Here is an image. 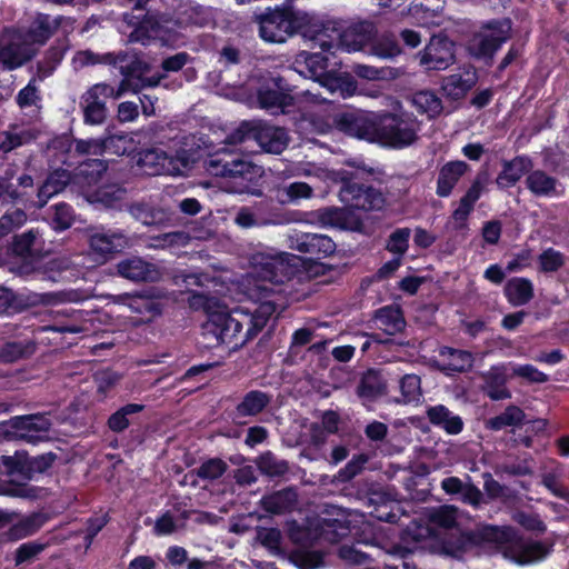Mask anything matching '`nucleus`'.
<instances>
[{
	"instance_id": "obj_1",
	"label": "nucleus",
	"mask_w": 569,
	"mask_h": 569,
	"mask_svg": "<svg viewBox=\"0 0 569 569\" xmlns=\"http://www.w3.org/2000/svg\"><path fill=\"white\" fill-rule=\"evenodd\" d=\"M252 308L238 307L229 312L219 310L216 299V341L228 351L242 348L258 336L278 311L277 293L271 288L258 286L251 295Z\"/></svg>"
},
{
	"instance_id": "obj_2",
	"label": "nucleus",
	"mask_w": 569,
	"mask_h": 569,
	"mask_svg": "<svg viewBox=\"0 0 569 569\" xmlns=\"http://www.w3.org/2000/svg\"><path fill=\"white\" fill-rule=\"evenodd\" d=\"M260 168L227 147L216 149V190L261 196Z\"/></svg>"
},
{
	"instance_id": "obj_3",
	"label": "nucleus",
	"mask_w": 569,
	"mask_h": 569,
	"mask_svg": "<svg viewBox=\"0 0 569 569\" xmlns=\"http://www.w3.org/2000/svg\"><path fill=\"white\" fill-rule=\"evenodd\" d=\"M325 36L326 32L322 29L315 31L310 39L313 48L318 46L321 52L302 50L296 56L295 64L299 73L335 91L342 87L346 76L340 71L341 61L332 51L336 43L332 40H326Z\"/></svg>"
},
{
	"instance_id": "obj_4",
	"label": "nucleus",
	"mask_w": 569,
	"mask_h": 569,
	"mask_svg": "<svg viewBox=\"0 0 569 569\" xmlns=\"http://www.w3.org/2000/svg\"><path fill=\"white\" fill-rule=\"evenodd\" d=\"M259 36L270 43H283L297 33L308 37L309 17L293 7L292 0H286L274 8H266L257 16Z\"/></svg>"
},
{
	"instance_id": "obj_5",
	"label": "nucleus",
	"mask_w": 569,
	"mask_h": 569,
	"mask_svg": "<svg viewBox=\"0 0 569 569\" xmlns=\"http://www.w3.org/2000/svg\"><path fill=\"white\" fill-rule=\"evenodd\" d=\"M420 121L409 111L377 112L376 143L392 149H403L413 144L419 136Z\"/></svg>"
},
{
	"instance_id": "obj_6",
	"label": "nucleus",
	"mask_w": 569,
	"mask_h": 569,
	"mask_svg": "<svg viewBox=\"0 0 569 569\" xmlns=\"http://www.w3.org/2000/svg\"><path fill=\"white\" fill-rule=\"evenodd\" d=\"M131 161L141 174L178 176L182 169H187L193 162L190 150L180 148L174 154H169L160 148H140L131 156Z\"/></svg>"
},
{
	"instance_id": "obj_7",
	"label": "nucleus",
	"mask_w": 569,
	"mask_h": 569,
	"mask_svg": "<svg viewBox=\"0 0 569 569\" xmlns=\"http://www.w3.org/2000/svg\"><path fill=\"white\" fill-rule=\"evenodd\" d=\"M122 79L116 91V98L124 92L139 93L146 88H156L163 78L162 74L148 76L151 64L144 59L143 53L134 50H120L116 53V63Z\"/></svg>"
},
{
	"instance_id": "obj_8",
	"label": "nucleus",
	"mask_w": 569,
	"mask_h": 569,
	"mask_svg": "<svg viewBox=\"0 0 569 569\" xmlns=\"http://www.w3.org/2000/svg\"><path fill=\"white\" fill-rule=\"evenodd\" d=\"M293 258L295 256L288 252L271 254L258 251L251 254L249 262L253 277L262 282H269V284H256L254 288L250 289L249 297L251 298L253 290L257 289L258 286H266L277 293V305L279 308L281 291L277 290L274 287L291 280L296 274L297 267L291 263Z\"/></svg>"
},
{
	"instance_id": "obj_9",
	"label": "nucleus",
	"mask_w": 569,
	"mask_h": 569,
	"mask_svg": "<svg viewBox=\"0 0 569 569\" xmlns=\"http://www.w3.org/2000/svg\"><path fill=\"white\" fill-rule=\"evenodd\" d=\"M512 24V20L508 17L482 21L470 40V54L491 66L497 52L511 39Z\"/></svg>"
},
{
	"instance_id": "obj_10",
	"label": "nucleus",
	"mask_w": 569,
	"mask_h": 569,
	"mask_svg": "<svg viewBox=\"0 0 569 569\" xmlns=\"http://www.w3.org/2000/svg\"><path fill=\"white\" fill-rule=\"evenodd\" d=\"M42 244L43 240L38 228H31L22 233L14 234L8 248L10 271L21 277L36 272L41 261Z\"/></svg>"
},
{
	"instance_id": "obj_11",
	"label": "nucleus",
	"mask_w": 569,
	"mask_h": 569,
	"mask_svg": "<svg viewBox=\"0 0 569 569\" xmlns=\"http://www.w3.org/2000/svg\"><path fill=\"white\" fill-rule=\"evenodd\" d=\"M499 531L503 532V537L498 541H493V546L501 549L507 558H510L518 565L523 566L540 561L552 551V545L525 539L511 527H499Z\"/></svg>"
},
{
	"instance_id": "obj_12",
	"label": "nucleus",
	"mask_w": 569,
	"mask_h": 569,
	"mask_svg": "<svg viewBox=\"0 0 569 569\" xmlns=\"http://www.w3.org/2000/svg\"><path fill=\"white\" fill-rule=\"evenodd\" d=\"M340 180L339 198L350 210L369 212L385 207L386 199L380 190L357 181L349 172H342Z\"/></svg>"
},
{
	"instance_id": "obj_13",
	"label": "nucleus",
	"mask_w": 569,
	"mask_h": 569,
	"mask_svg": "<svg viewBox=\"0 0 569 569\" xmlns=\"http://www.w3.org/2000/svg\"><path fill=\"white\" fill-rule=\"evenodd\" d=\"M502 537L498 526L483 525L475 530L460 531L457 536H446L441 545L446 555L457 558L475 547L493 546V541Z\"/></svg>"
},
{
	"instance_id": "obj_14",
	"label": "nucleus",
	"mask_w": 569,
	"mask_h": 569,
	"mask_svg": "<svg viewBox=\"0 0 569 569\" xmlns=\"http://www.w3.org/2000/svg\"><path fill=\"white\" fill-rule=\"evenodd\" d=\"M57 459L58 455L52 451L30 456L24 450H17L13 456L1 457L8 475H19L26 480H32L36 475L46 473Z\"/></svg>"
},
{
	"instance_id": "obj_15",
	"label": "nucleus",
	"mask_w": 569,
	"mask_h": 569,
	"mask_svg": "<svg viewBox=\"0 0 569 569\" xmlns=\"http://www.w3.org/2000/svg\"><path fill=\"white\" fill-rule=\"evenodd\" d=\"M333 123L346 136L368 142H376L377 112H340L335 116Z\"/></svg>"
},
{
	"instance_id": "obj_16",
	"label": "nucleus",
	"mask_w": 569,
	"mask_h": 569,
	"mask_svg": "<svg viewBox=\"0 0 569 569\" xmlns=\"http://www.w3.org/2000/svg\"><path fill=\"white\" fill-rule=\"evenodd\" d=\"M418 56L426 70H446L456 60V44L443 33L433 34Z\"/></svg>"
},
{
	"instance_id": "obj_17",
	"label": "nucleus",
	"mask_w": 569,
	"mask_h": 569,
	"mask_svg": "<svg viewBox=\"0 0 569 569\" xmlns=\"http://www.w3.org/2000/svg\"><path fill=\"white\" fill-rule=\"evenodd\" d=\"M291 91V84L283 77L270 78L257 91L258 103L261 109L284 113L286 108L295 104Z\"/></svg>"
},
{
	"instance_id": "obj_18",
	"label": "nucleus",
	"mask_w": 569,
	"mask_h": 569,
	"mask_svg": "<svg viewBox=\"0 0 569 569\" xmlns=\"http://www.w3.org/2000/svg\"><path fill=\"white\" fill-rule=\"evenodd\" d=\"M129 247V238L119 229H100L89 236V248L94 261L103 263L116 253L122 252Z\"/></svg>"
},
{
	"instance_id": "obj_19",
	"label": "nucleus",
	"mask_w": 569,
	"mask_h": 569,
	"mask_svg": "<svg viewBox=\"0 0 569 569\" xmlns=\"http://www.w3.org/2000/svg\"><path fill=\"white\" fill-rule=\"evenodd\" d=\"M116 274L134 283L160 280L159 268L139 256H127L114 264Z\"/></svg>"
},
{
	"instance_id": "obj_20",
	"label": "nucleus",
	"mask_w": 569,
	"mask_h": 569,
	"mask_svg": "<svg viewBox=\"0 0 569 569\" xmlns=\"http://www.w3.org/2000/svg\"><path fill=\"white\" fill-rule=\"evenodd\" d=\"M116 90L107 83H97L92 86L82 96V108L84 122L90 124H100L107 118L106 98H116Z\"/></svg>"
},
{
	"instance_id": "obj_21",
	"label": "nucleus",
	"mask_w": 569,
	"mask_h": 569,
	"mask_svg": "<svg viewBox=\"0 0 569 569\" xmlns=\"http://www.w3.org/2000/svg\"><path fill=\"white\" fill-rule=\"evenodd\" d=\"M289 248L308 254L310 259H322L335 253V241L320 233L297 232L289 237Z\"/></svg>"
},
{
	"instance_id": "obj_22",
	"label": "nucleus",
	"mask_w": 569,
	"mask_h": 569,
	"mask_svg": "<svg viewBox=\"0 0 569 569\" xmlns=\"http://www.w3.org/2000/svg\"><path fill=\"white\" fill-rule=\"evenodd\" d=\"M10 430L13 437L36 443L44 438L51 428V421L44 415H24L16 416L9 420Z\"/></svg>"
},
{
	"instance_id": "obj_23",
	"label": "nucleus",
	"mask_w": 569,
	"mask_h": 569,
	"mask_svg": "<svg viewBox=\"0 0 569 569\" xmlns=\"http://www.w3.org/2000/svg\"><path fill=\"white\" fill-rule=\"evenodd\" d=\"M326 512L332 518H318L315 519L316 537L329 543H338L342 538L347 537L350 532V522L347 519L345 510L335 506L326 509Z\"/></svg>"
},
{
	"instance_id": "obj_24",
	"label": "nucleus",
	"mask_w": 569,
	"mask_h": 569,
	"mask_svg": "<svg viewBox=\"0 0 569 569\" xmlns=\"http://www.w3.org/2000/svg\"><path fill=\"white\" fill-rule=\"evenodd\" d=\"M487 181L488 172L479 171L466 193L460 198L458 207L451 214L455 221V230L461 231L468 228V218L473 211L477 201L481 198Z\"/></svg>"
},
{
	"instance_id": "obj_25",
	"label": "nucleus",
	"mask_w": 569,
	"mask_h": 569,
	"mask_svg": "<svg viewBox=\"0 0 569 569\" xmlns=\"http://www.w3.org/2000/svg\"><path fill=\"white\" fill-rule=\"evenodd\" d=\"M254 141L262 151L280 154L288 147L289 138L284 128L258 121Z\"/></svg>"
},
{
	"instance_id": "obj_26",
	"label": "nucleus",
	"mask_w": 569,
	"mask_h": 569,
	"mask_svg": "<svg viewBox=\"0 0 569 569\" xmlns=\"http://www.w3.org/2000/svg\"><path fill=\"white\" fill-rule=\"evenodd\" d=\"M469 170V163L463 160H451L442 164L438 170L436 194L440 198H448Z\"/></svg>"
},
{
	"instance_id": "obj_27",
	"label": "nucleus",
	"mask_w": 569,
	"mask_h": 569,
	"mask_svg": "<svg viewBox=\"0 0 569 569\" xmlns=\"http://www.w3.org/2000/svg\"><path fill=\"white\" fill-rule=\"evenodd\" d=\"M426 417L435 428L441 429L450 436L461 433L465 428L463 419L445 405L427 407Z\"/></svg>"
},
{
	"instance_id": "obj_28",
	"label": "nucleus",
	"mask_w": 569,
	"mask_h": 569,
	"mask_svg": "<svg viewBox=\"0 0 569 569\" xmlns=\"http://www.w3.org/2000/svg\"><path fill=\"white\" fill-rule=\"evenodd\" d=\"M532 168L533 161L527 154L517 156L511 160H503L502 170L499 172L496 183L500 189L513 187Z\"/></svg>"
},
{
	"instance_id": "obj_29",
	"label": "nucleus",
	"mask_w": 569,
	"mask_h": 569,
	"mask_svg": "<svg viewBox=\"0 0 569 569\" xmlns=\"http://www.w3.org/2000/svg\"><path fill=\"white\" fill-rule=\"evenodd\" d=\"M387 392V382L380 370L367 369L360 377L356 395L363 401H375Z\"/></svg>"
},
{
	"instance_id": "obj_30",
	"label": "nucleus",
	"mask_w": 569,
	"mask_h": 569,
	"mask_svg": "<svg viewBox=\"0 0 569 569\" xmlns=\"http://www.w3.org/2000/svg\"><path fill=\"white\" fill-rule=\"evenodd\" d=\"M373 319L378 328L389 336L402 332L407 325L403 311L398 305H388L377 309Z\"/></svg>"
},
{
	"instance_id": "obj_31",
	"label": "nucleus",
	"mask_w": 569,
	"mask_h": 569,
	"mask_svg": "<svg viewBox=\"0 0 569 569\" xmlns=\"http://www.w3.org/2000/svg\"><path fill=\"white\" fill-rule=\"evenodd\" d=\"M525 184L530 193L537 198H552L558 194V179L541 169L533 170L532 168L526 177Z\"/></svg>"
},
{
	"instance_id": "obj_32",
	"label": "nucleus",
	"mask_w": 569,
	"mask_h": 569,
	"mask_svg": "<svg viewBox=\"0 0 569 569\" xmlns=\"http://www.w3.org/2000/svg\"><path fill=\"white\" fill-rule=\"evenodd\" d=\"M109 168V161L98 158L86 159L74 168L73 177L78 183L83 186L98 184Z\"/></svg>"
},
{
	"instance_id": "obj_33",
	"label": "nucleus",
	"mask_w": 569,
	"mask_h": 569,
	"mask_svg": "<svg viewBox=\"0 0 569 569\" xmlns=\"http://www.w3.org/2000/svg\"><path fill=\"white\" fill-rule=\"evenodd\" d=\"M298 502V493L295 488L288 487L264 496L261 499L263 510L272 515H282L295 509Z\"/></svg>"
},
{
	"instance_id": "obj_34",
	"label": "nucleus",
	"mask_w": 569,
	"mask_h": 569,
	"mask_svg": "<svg viewBox=\"0 0 569 569\" xmlns=\"http://www.w3.org/2000/svg\"><path fill=\"white\" fill-rule=\"evenodd\" d=\"M483 392L491 400L499 401L511 398V392L507 388V377L503 367H491L483 375Z\"/></svg>"
},
{
	"instance_id": "obj_35",
	"label": "nucleus",
	"mask_w": 569,
	"mask_h": 569,
	"mask_svg": "<svg viewBox=\"0 0 569 569\" xmlns=\"http://www.w3.org/2000/svg\"><path fill=\"white\" fill-rule=\"evenodd\" d=\"M124 140L122 136H109L103 139H78L74 143V151L78 154L87 156H103L107 151L117 148L116 153H120L119 148L116 146L117 142Z\"/></svg>"
},
{
	"instance_id": "obj_36",
	"label": "nucleus",
	"mask_w": 569,
	"mask_h": 569,
	"mask_svg": "<svg viewBox=\"0 0 569 569\" xmlns=\"http://www.w3.org/2000/svg\"><path fill=\"white\" fill-rule=\"evenodd\" d=\"M271 401V396L261 390L247 392L236 407V416L239 418L257 416L262 412Z\"/></svg>"
},
{
	"instance_id": "obj_37",
	"label": "nucleus",
	"mask_w": 569,
	"mask_h": 569,
	"mask_svg": "<svg viewBox=\"0 0 569 569\" xmlns=\"http://www.w3.org/2000/svg\"><path fill=\"white\" fill-rule=\"evenodd\" d=\"M439 355L446 359L443 369L452 372H467L473 366V356L470 351L442 347Z\"/></svg>"
},
{
	"instance_id": "obj_38",
	"label": "nucleus",
	"mask_w": 569,
	"mask_h": 569,
	"mask_svg": "<svg viewBox=\"0 0 569 569\" xmlns=\"http://www.w3.org/2000/svg\"><path fill=\"white\" fill-rule=\"evenodd\" d=\"M44 521V517L37 512L23 517L8 529V540L18 541L33 536L41 529Z\"/></svg>"
},
{
	"instance_id": "obj_39",
	"label": "nucleus",
	"mask_w": 569,
	"mask_h": 569,
	"mask_svg": "<svg viewBox=\"0 0 569 569\" xmlns=\"http://www.w3.org/2000/svg\"><path fill=\"white\" fill-rule=\"evenodd\" d=\"M144 408L141 403H127L109 416L107 427L114 433L123 432L133 422V416L142 412Z\"/></svg>"
},
{
	"instance_id": "obj_40",
	"label": "nucleus",
	"mask_w": 569,
	"mask_h": 569,
	"mask_svg": "<svg viewBox=\"0 0 569 569\" xmlns=\"http://www.w3.org/2000/svg\"><path fill=\"white\" fill-rule=\"evenodd\" d=\"M37 136L31 130H20L12 132L9 130L0 131V160H6L8 154L26 144L32 143Z\"/></svg>"
},
{
	"instance_id": "obj_41",
	"label": "nucleus",
	"mask_w": 569,
	"mask_h": 569,
	"mask_svg": "<svg viewBox=\"0 0 569 569\" xmlns=\"http://www.w3.org/2000/svg\"><path fill=\"white\" fill-rule=\"evenodd\" d=\"M505 295L512 306L527 305L533 298V284L527 278L510 279L505 287Z\"/></svg>"
},
{
	"instance_id": "obj_42",
	"label": "nucleus",
	"mask_w": 569,
	"mask_h": 569,
	"mask_svg": "<svg viewBox=\"0 0 569 569\" xmlns=\"http://www.w3.org/2000/svg\"><path fill=\"white\" fill-rule=\"evenodd\" d=\"M525 411L516 406L509 405L500 415L489 418L486 428L491 431H500L506 427H520L525 423Z\"/></svg>"
},
{
	"instance_id": "obj_43",
	"label": "nucleus",
	"mask_w": 569,
	"mask_h": 569,
	"mask_svg": "<svg viewBox=\"0 0 569 569\" xmlns=\"http://www.w3.org/2000/svg\"><path fill=\"white\" fill-rule=\"evenodd\" d=\"M59 26L60 21L52 20L49 14L39 13L30 26L27 34L32 42L44 44L53 36Z\"/></svg>"
},
{
	"instance_id": "obj_44",
	"label": "nucleus",
	"mask_w": 569,
	"mask_h": 569,
	"mask_svg": "<svg viewBox=\"0 0 569 569\" xmlns=\"http://www.w3.org/2000/svg\"><path fill=\"white\" fill-rule=\"evenodd\" d=\"M475 84V79L453 73L443 78L441 89L449 99L457 101L465 98Z\"/></svg>"
},
{
	"instance_id": "obj_45",
	"label": "nucleus",
	"mask_w": 569,
	"mask_h": 569,
	"mask_svg": "<svg viewBox=\"0 0 569 569\" xmlns=\"http://www.w3.org/2000/svg\"><path fill=\"white\" fill-rule=\"evenodd\" d=\"M289 560L298 569H318L325 563V552L321 550L296 549L290 552Z\"/></svg>"
},
{
	"instance_id": "obj_46",
	"label": "nucleus",
	"mask_w": 569,
	"mask_h": 569,
	"mask_svg": "<svg viewBox=\"0 0 569 569\" xmlns=\"http://www.w3.org/2000/svg\"><path fill=\"white\" fill-rule=\"evenodd\" d=\"M34 351L33 343L22 341H8L0 348V362L13 363L20 359L28 358Z\"/></svg>"
},
{
	"instance_id": "obj_47",
	"label": "nucleus",
	"mask_w": 569,
	"mask_h": 569,
	"mask_svg": "<svg viewBox=\"0 0 569 569\" xmlns=\"http://www.w3.org/2000/svg\"><path fill=\"white\" fill-rule=\"evenodd\" d=\"M51 226L56 231L69 229L74 222V210L67 202H57L50 207Z\"/></svg>"
},
{
	"instance_id": "obj_48",
	"label": "nucleus",
	"mask_w": 569,
	"mask_h": 569,
	"mask_svg": "<svg viewBox=\"0 0 569 569\" xmlns=\"http://www.w3.org/2000/svg\"><path fill=\"white\" fill-rule=\"evenodd\" d=\"M258 127V121L256 120H243L239 123L237 128H234L230 133H228L222 142L226 146L236 148L242 142L253 140Z\"/></svg>"
},
{
	"instance_id": "obj_49",
	"label": "nucleus",
	"mask_w": 569,
	"mask_h": 569,
	"mask_svg": "<svg viewBox=\"0 0 569 569\" xmlns=\"http://www.w3.org/2000/svg\"><path fill=\"white\" fill-rule=\"evenodd\" d=\"M413 103L421 113H427L429 118L438 117L443 109L441 99L428 90L417 92Z\"/></svg>"
},
{
	"instance_id": "obj_50",
	"label": "nucleus",
	"mask_w": 569,
	"mask_h": 569,
	"mask_svg": "<svg viewBox=\"0 0 569 569\" xmlns=\"http://www.w3.org/2000/svg\"><path fill=\"white\" fill-rule=\"evenodd\" d=\"M117 52L96 53L91 50H81L73 57L74 68H84L96 64L112 66L116 63Z\"/></svg>"
},
{
	"instance_id": "obj_51",
	"label": "nucleus",
	"mask_w": 569,
	"mask_h": 569,
	"mask_svg": "<svg viewBox=\"0 0 569 569\" xmlns=\"http://www.w3.org/2000/svg\"><path fill=\"white\" fill-rule=\"evenodd\" d=\"M48 546V542H41L39 540L21 543L13 553L14 566L19 567L33 561Z\"/></svg>"
},
{
	"instance_id": "obj_52",
	"label": "nucleus",
	"mask_w": 569,
	"mask_h": 569,
	"mask_svg": "<svg viewBox=\"0 0 569 569\" xmlns=\"http://www.w3.org/2000/svg\"><path fill=\"white\" fill-rule=\"evenodd\" d=\"M28 59L29 57L23 53L21 47L16 43L0 46V63L6 70L21 67Z\"/></svg>"
},
{
	"instance_id": "obj_53",
	"label": "nucleus",
	"mask_w": 569,
	"mask_h": 569,
	"mask_svg": "<svg viewBox=\"0 0 569 569\" xmlns=\"http://www.w3.org/2000/svg\"><path fill=\"white\" fill-rule=\"evenodd\" d=\"M399 387L401 391L402 403L419 402L421 392V380L420 377L415 373L405 375L400 381Z\"/></svg>"
},
{
	"instance_id": "obj_54",
	"label": "nucleus",
	"mask_w": 569,
	"mask_h": 569,
	"mask_svg": "<svg viewBox=\"0 0 569 569\" xmlns=\"http://www.w3.org/2000/svg\"><path fill=\"white\" fill-rule=\"evenodd\" d=\"M367 40L368 37L360 27H351L339 36V43L336 47L340 46L347 52H356L363 49Z\"/></svg>"
},
{
	"instance_id": "obj_55",
	"label": "nucleus",
	"mask_w": 569,
	"mask_h": 569,
	"mask_svg": "<svg viewBox=\"0 0 569 569\" xmlns=\"http://www.w3.org/2000/svg\"><path fill=\"white\" fill-rule=\"evenodd\" d=\"M565 263V254L551 247L542 250L538 256V269L543 273L557 272Z\"/></svg>"
},
{
	"instance_id": "obj_56",
	"label": "nucleus",
	"mask_w": 569,
	"mask_h": 569,
	"mask_svg": "<svg viewBox=\"0 0 569 569\" xmlns=\"http://www.w3.org/2000/svg\"><path fill=\"white\" fill-rule=\"evenodd\" d=\"M132 212L136 218L146 226H159L167 220L166 212L162 209L147 203H138L133 206Z\"/></svg>"
},
{
	"instance_id": "obj_57",
	"label": "nucleus",
	"mask_w": 569,
	"mask_h": 569,
	"mask_svg": "<svg viewBox=\"0 0 569 569\" xmlns=\"http://www.w3.org/2000/svg\"><path fill=\"white\" fill-rule=\"evenodd\" d=\"M435 535V529L429 525L418 522L416 520L401 532L400 540L402 543L409 545L411 542L418 543L431 538Z\"/></svg>"
},
{
	"instance_id": "obj_58",
	"label": "nucleus",
	"mask_w": 569,
	"mask_h": 569,
	"mask_svg": "<svg viewBox=\"0 0 569 569\" xmlns=\"http://www.w3.org/2000/svg\"><path fill=\"white\" fill-rule=\"evenodd\" d=\"M429 521L443 529H453L458 527L457 508L441 506L429 513Z\"/></svg>"
},
{
	"instance_id": "obj_59",
	"label": "nucleus",
	"mask_w": 569,
	"mask_h": 569,
	"mask_svg": "<svg viewBox=\"0 0 569 569\" xmlns=\"http://www.w3.org/2000/svg\"><path fill=\"white\" fill-rule=\"evenodd\" d=\"M316 528L315 521H308L306 526H300L297 522H293L289 529V538L292 542L301 546H312L315 542L319 541L318 537H316Z\"/></svg>"
},
{
	"instance_id": "obj_60",
	"label": "nucleus",
	"mask_w": 569,
	"mask_h": 569,
	"mask_svg": "<svg viewBox=\"0 0 569 569\" xmlns=\"http://www.w3.org/2000/svg\"><path fill=\"white\" fill-rule=\"evenodd\" d=\"M353 73L366 80H387L393 79L397 76V72L393 68L389 67H372L368 64H355L352 68Z\"/></svg>"
},
{
	"instance_id": "obj_61",
	"label": "nucleus",
	"mask_w": 569,
	"mask_h": 569,
	"mask_svg": "<svg viewBox=\"0 0 569 569\" xmlns=\"http://www.w3.org/2000/svg\"><path fill=\"white\" fill-rule=\"evenodd\" d=\"M410 233L411 231L409 228L396 229L390 233L387 240L386 249L389 252L402 258L409 248Z\"/></svg>"
},
{
	"instance_id": "obj_62",
	"label": "nucleus",
	"mask_w": 569,
	"mask_h": 569,
	"mask_svg": "<svg viewBox=\"0 0 569 569\" xmlns=\"http://www.w3.org/2000/svg\"><path fill=\"white\" fill-rule=\"evenodd\" d=\"M259 469L269 477H282L289 472V463L268 452L260 457Z\"/></svg>"
},
{
	"instance_id": "obj_63",
	"label": "nucleus",
	"mask_w": 569,
	"mask_h": 569,
	"mask_svg": "<svg viewBox=\"0 0 569 569\" xmlns=\"http://www.w3.org/2000/svg\"><path fill=\"white\" fill-rule=\"evenodd\" d=\"M67 52V47L63 44H53L47 49L43 56V60L40 64V70L46 74L50 76L61 63Z\"/></svg>"
},
{
	"instance_id": "obj_64",
	"label": "nucleus",
	"mask_w": 569,
	"mask_h": 569,
	"mask_svg": "<svg viewBox=\"0 0 569 569\" xmlns=\"http://www.w3.org/2000/svg\"><path fill=\"white\" fill-rule=\"evenodd\" d=\"M402 52L395 38L382 37L371 46V53L381 59H393Z\"/></svg>"
}]
</instances>
